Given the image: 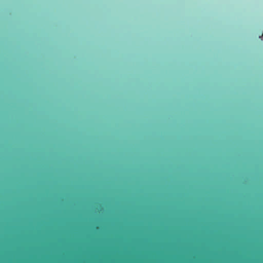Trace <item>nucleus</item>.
<instances>
[{
	"label": "nucleus",
	"mask_w": 263,
	"mask_h": 263,
	"mask_svg": "<svg viewBox=\"0 0 263 263\" xmlns=\"http://www.w3.org/2000/svg\"><path fill=\"white\" fill-rule=\"evenodd\" d=\"M261 37H263V33H262L261 34Z\"/></svg>",
	"instance_id": "nucleus-1"
}]
</instances>
